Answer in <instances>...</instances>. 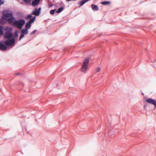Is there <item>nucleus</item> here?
Segmentation results:
<instances>
[{
    "label": "nucleus",
    "mask_w": 156,
    "mask_h": 156,
    "mask_svg": "<svg viewBox=\"0 0 156 156\" xmlns=\"http://www.w3.org/2000/svg\"><path fill=\"white\" fill-rule=\"evenodd\" d=\"M89 64V59L88 58H86L84 60L83 65H86L88 66Z\"/></svg>",
    "instance_id": "10"
},
{
    "label": "nucleus",
    "mask_w": 156,
    "mask_h": 156,
    "mask_svg": "<svg viewBox=\"0 0 156 156\" xmlns=\"http://www.w3.org/2000/svg\"><path fill=\"white\" fill-rule=\"evenodd\" d=\"M4 3V2L0 0V5Z\"/></svg>",
    "instance_id": "25"
},
{
    "label": "nucleus",
    "mask_w": 156,
    "mask_h": 156,
    "mask_svg": "<svg viewBox=\"0 0 156 156\" xmlns=\"http://www.w3.org/2000/svg\"><path fill=\"white\" fill-rule=\"evenodd\" d=\"M12 25L17 27L19 29H21L25 23V21L23 20H12Z\"/></svg>",
    "instance_id": "1"
},
{
    "label": "nucleus",
    "mask_w": 156,
    "mask_h": 156,
    "mask_svg": "<svg viewBox=\"0 0 156 156\" xmlns=\"http://www.w3.org/2000/svg\"><path fill=\"white\" fill-rule=\"evenodd\" d=\"M110 134V132H109L108 133V135H109Z\"/></svg>",
    "instance_id": "31"
},
{
    "label": "nucleus",
    "mask_w": 156,
    "mask_h": 156,
    "mask_svg": "<svg viewBox=\"0 0 156 156\" xmlns=\"http://www.w3.org/2000/svg\"><path fill=\"white\" fill-rule=\"evenodd\" d=\"M37 30H34L30 33V35H33L36 32Z\"/></svg>",
    "instance_id": "21"
},
{
    "label": "nucleus",
    "mask_w": 156,
    "mask_h": 156,
    "mask_svg": "<svg viewBox=\"0 0 156 156\" xmlns=\"http://www.w3.org/2000/svg\"><path fill=\"white\" fill-rule=\"evenodd\" d=\"M9 29V28L8 27H7L5 29V30L6 31V32L5 34L4 37L5 38H8V39H10L12 36V34L10 32L11 29L10 30Z\"/></svg>",
    "instance_id": "4"
},
{
    "label": "nucleus",
    "mask_w": 156,
    "mask_h": 156,
    "mask_svg": "<svg viewBox=\"0 0 156 156\" xmlns=\"http://www.w3.org/2000/svg\"><path fill=\"white\" fill-rule=\"evenodd\" d=\"M24 37V34H22L20 35V40L21 39H22Z\"/></svg>",
    "instance_id": "23"
},
{
    "label": "nucleus",
    "mask_w": 156,
    "mask_h": 156,
    "mask_svg": "<svg viewBox=\"0 0 156 156\" xmlns=\"http://www.w3.org/2000/svg\"><path fill=\"white\" fill-rule=\"evenodd\" d=\"M101 3L104 5H107L110 4V2L109 1H105L101 2Z\"/></svg>",
    "instance_id": "18"
},
{
    "label": "nucleus",
    "mask_w": 156,
    "mask_h": 156,
    "mask_svg": "<svg viewBox=\"0 0 156 156\" xmlns=\"http://www.w3.org/2000/svg\"><path fill=\"white\" fill-rule=\"evenodd\" d=\"M31 0H24V2L26 3H28L31 1Z\"/></svg>",
    "instance_id": "24"
},
{
    "label": "nucleus",
    "mask_w": 156,
    "mask_h": 156,
    "mask_svg": "<svg viewBox=\"0 0 156 156\" xmlns=\"http://www.w3.org/2000/svg\"><path fill=\"white\" fill-rule=\"evenodd\" d=\"M64 9V8L62 7L59 8L58 10L56 11V12L57 13H59L61 12Z\"/></svg>",
    "instance_id": "16"
},
{
    "label": "nucleus",
    "mask_w": 156,
    "mask_h": 156,
    "mask_svg": "<svg viewBox=\"0 0 156 156\" xmlns=\"http://www.w3.org/2000/svg\"><path fill=\"white\" fill-rule=\"evenodd\" d=\"M91 8L93 10L97 11L98 9V7L97 5H92L91 6Z\"/></svg>",
    "instance_id": "11"
},
{
    "label": "nucleus",
    "mask_w": 156,
    "mask_h": 156,
    "mask_svg": "<svg viewBox=\"0 0 156 156\" xmlns=\"http://www.w3.org/2000/svg\"><path fill=\"white\" fill-rule=\"evenodd\" d=\"M52 6V5L51 4H50L49 5V7H51Z\"/></svg>",
    "instance_id": "29"
},
{
    "label": "nucleus",
    "mask_w": 156,
    "mask_h": 156,
    "mask_svg": "<svg viewBox=\"0 0 156 156\" xmlns=\"http://www.w3.org/2000/svg\"><path fill=\"white\" fill-rule=\"evenodd\" d=\"M156 61V59H155V60H154L152 61V62H155Z\"/></svg>",
    "instance_id": "30"
},
{
    "label": "nucleus",
    "mask_w": 156,
    "mask_h": 156,
    "mask_svg": "<svg viewBox=\"0 0 156 156\" xmlns=\"http://www.w3.org/2000/svg\"><path fill=\"white\" fill-rule=\"evenodd\" d=\"M2 18L3 19L9 21L10 23V21L12 22L14 20V18L11 13L3 14Z\"/></svg>",
    "instance_id": "3"
},
{
    "label": "nucleus",
    "mask_w": 156,
    "mask_h": 156,
    "mask_svg": "<svg viewBox=\"0 0 156 156\" xmlns=\"http://www.w3.org/2000/svg\"><path fill=\"white\" fill-rule=\"evenodd\" d=\"M21 32L23 34H27L28 33V30L26 29H23L21 30Z\"/></svg>",
    "instance_id": "12"
},
{
    "label": "nucleus",
    "mask_w": 156,
    "mask_h": 156,
    "mask_svg": "<svg viewBox=\"0 0 156 156\" xmlns=\"http://www.w3.org/2000/svg\"><path fill=\"white\" fill-rule=\"evenodd\" d=\"M100 70V68L99 67H97L96 69V72H99Z\"/></svg>",
    "instance_id": "22"
},
{
    "label": "nucleus",
    "mask_w": 156,
    "mask_h": 156,
    "mask_svg": "<svg viewBox=\"0 0 156 156\" xmlns=\"http://www.w3.org/2000/svg\"><path fill=\"white\" fill-rule=\"evenodd\" d=\"M55 9L51 10L50 12V14L51 15H53L55 13Z\"/></svg>",
    "instance_id": "20"
},
{
    "label": "nucleus",
    "mask_w": 156,
    "mask_h": 156,
    "mask_svg": "<svg viewBox=\"0 0 156 156\" xmlns=\"http://www.w3.org/2000/svg\"><path fill=\"white\" fill-rule=\"evenodd\" d=\"M7 49H0V50L3 51H6Z\"/></svg>",
    "instance_id": "28"
},
{
    "label": "nucleus",
    "mask_w": 156,
    "mask_h": 156,
    "mask_svg": "<svg viewBox=\"0 0 156 156\" xmlns=\"http://www.w3.org/2000/svg\"><path fill=\"white\" fill-rule=\"evenodd\" d=\"M15 44V39L12 38V39H9L6 40L4 44L6 47H10L11 48Z\"/></svg>",
    "instance_id": "2"
},
{
    "label": "nucleus",
    "mask_w": 156,
    "mask_h": 156,
    "mask_svg": "<svg viewBox=\"0 0 156 156\" xmlns=\"http://www.w3.org/2000/svg\"><path fill=\"white\" fill-rule=\"evenodd\" d=\"M3 27L2 26H0V35H2L4 34V32L3 31Z\"/></svg>",
    "instance_id": "15"
},
{
    "label": "nucleus",
    "mask_w": 156,
    "mask_h": 156,
    "mask_svg": "<svg viewBox=\"0 0 156 156\" xmlns=\"http://www.w3.org/2000/svg\"><path fill=\"white\" fill-rule=\"evenodd\" d=\"M32 16L31 14H30L28 15L27 17H26V18L27 19H31V18L32 17Z\"/></svg>",
    "instance_id": "19"
},
{
    "label": "nucleus",
    "mask_w": 156,
    "mask_h": 156,
    "mask_svg": "<svg viewBox=\"0 0 156 156\" xmlns=\"http://www.w3.org/2000/svg\"><path fill=\"white\" fill-rule=\"evenodd\" d=\"M16 74L17 75H20L21 74L19 72H17L16 73Z\"/></svg>",
    "instance_id": "26"
},
{
    "label": "nucleus",
    "mask_w": 156,
    "mask_h": 156,
    "mask_svg": "<svg viewBox=\"0 0 156 156\" xmlns=\"http://www.w3.org/2000/svg\"><path fill=\"white\" fill-rule=\"evenodd\" d=\"M88 66L86 65H82L81 68V71L85 73L87 69Z\"/></svg>",
    "instance_id": "7"
},
{
    "label": "nucleus",
    "mask_w": 156,
    "mask_h": 156,
    "mask_svg": "<svg viewBox=\"0 0 156 156\" xmlns=\"http://www.w3.org/2000/svg\"><path fill=\"white\" fill-rule=\"evenodd\" d=\"M35 18V16H34L33 18L30 19V20H29L28 22L31 24L34 21Z\"/></svg>",
    "instance_id": "17"
},
{
    "label": "nucleus",
    "mask_w": 156,
    "mask_h": 156,
    "mask_svg": "<svg viewBox=\"0 0 156 156\" xmlns=\"http://www.w3.org/2000/svg\"><path fill=\"white\" fill-rule=\"evenodd\" d=\"M15 35L16 37L17 36H18V34H17V33L16 32H15Z\"/></svg>",
    "instance_id": "27"
},
{
    "label": "nucleus",
    "mask_w": 156,
    "mask_h": 156,
    "mask_svg": "<svg viewBox=\"0 0 156 156\" xmlns=\"http://www.w3.org/2000/svg\"><path fill=\"white\" fill-rule=\"evenodd\" d=\"M142 94L143 95H144V93H142Z\"/></svg>",
    "instance_id": "32"
},
{
    "label": "nucleus",
    "mask_w": 156,
    "mask_h": 156,
    "mask_svg": "<svg viewBox=\"0 0 156 156\" xmlns=\"http://www.w3.org/2000/svg\"><path fill=\"white\" fill-rule=\"evenodd\" d=\"M146 101L149 104L154 105V109L156 108V101L155 100L151 98H148L146 100Z\"/></svg>",
    "instance_id": "5"
},
{
    "label": "nucleus",
    "mask_w": 156,
    "mask_h": 156,
    "mask_svg": "<svg viewBox=\"0 0 156 156\" xmlns=\"http://www.w3.org/2000/svg\"><path fill=\"white\" fill-rule=\"evenodd\" d=\"M40 0H34L32 3L33 6H35L39 4Z\"/></svg>",
    "instance_id": "8"
},
{
    "label": "nucleus",
    "mask_w": 156,
    "mask_h": 156,
    "mask_svg": "<svg viewBox=\"0 0 156 156\" xmlns=\"http://www.w3.org/2000/svg\"><path fill=\"white\" fill-rule=\"evenodd\" d=\"M89 0H83L82 1L79 2L78 3V5H80L79 7H80L83 5L86 2L88 1Z\"/></svg>",
    "instance_id": "9"
},
{
    "label": "nucleus",
    "mask_w": 156,
    "mask_h": 156,
    "mask_svg": "<svg viewBox=\"0 0 156 156\" xmlns=\"http://www.w3.org/2000/svg\"><path fill=\"white\" fill-rule=\"evenodd\" d=\"M0 49H6L5 45L1 42H0Z\"/></svg>",
    "instance_id": "13"
},
{
    "label": "nucleus",
    "mask_w": 156,
    "mask_h": 156,
    "mask_svg": "<svg viewBox=\"0 0 156 156\" xmlns=\"http://www.w3.org/2000/svg\"><path fill=\"white\" fill-rule=\"evenodd\" d=\"M31 24L29 22L27 23L25 25L26 29L28 30L31 27Z\"/></svg>",
    "instance_id": "14"
},
{
    "label": "nucleus",
    "mask_w": 156,
    "mask_h": 156,
    "mask_svg": "<svg viewBox=\"0 0 156 156\" xmlns=\"http://www.w3.org/2000/svg\"><path fill=\"white\" fill-rule=\"evenodd\" d=\"M41 10V8H39L38 9L37 8H35L33 11L32 14L36 16H38L40 14Z\"/></svg>",
    "instance_id": "6"
}]
</instances>
